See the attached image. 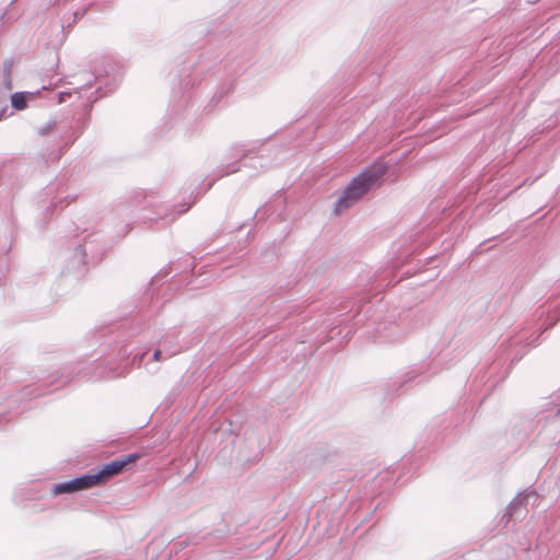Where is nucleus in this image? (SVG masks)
I'll return each mask as SVG.
<instances>
[{
  "label": "nucleus",
  "instance_id": "obj_10",
  "mask_svg": "<svg viewBox=\"0 0 560 560\" xmlns=\"http://www.w3.org/2000/svg\"><path fill=\"white\" fill-rule=\"evenodd\" d=\"M538 494L534 490H525L517 493L513 500L508 504L505 512L502 516L506 523L511 521L521 520L526 513V506L530 498L537 499Z\"/></svg>",
  "mask_w": 560,
  "mask_h": 560
},
{
  "label": "nucleus",
  "instance_id": "obj_27",
  "mask_svg": "<svg viewBox=\"0 0 560 560\" xmlns=\"http://www.w3.org/2000/svg\"><path fill=\"white\" fill-rule=\"evenodd\" d=\"M446 354L441 355L438 360H434V365H439L444 361Z\"/></svg>",
  "mask_w": 560,
  "mask_h": 560
},
{
  "label": "nucleus",
  "instance_id": "obj_28",
  "mask_svg": "<svg viewBox=\"0 0 560 560\" xmlns=\"http://www.w3.org/2000/svg\"><path fill=\"white\" fill-rule=\"evenodd\" d=\"M125 210H127V212L125 213V215H126V217H128V218H131V217H132L131 214H132L133 210H132V209H130L129 207H128V208H126Z\"/></svg>",
  "mask_w": 560,
  "mask_h": 560
},
{
  "label": "nucleus",
  "instance_id": "obj_6",
  "mask_svg": "<svg viewBox=\"0 0 560 560\" xmlns=\"http://www.w3.org/2000/svg\"><path fill=\"white\" fill-rule=\"evenodd\" d=\"M381 310L368 306L364 313L357 312L353 316V325L363 324L368 329L372 328V338L375 342L397 343L404 338L402 329L394 322L381 320Z\"/></svg>",
  "mask_w": 560,
  "mask_h": 560
},
{
  "label": "nucleus",
  "instance_id": "obj_3",
  "mask_svg": "<svg viewBox=\"0 0 560 560\" xmlns=\"http://www.w3.org/2000/svg\"><path fill=\"white\" fill-rule=\"evenodd\" d=\"M221 60V54L207 50L200 54L194 65L184 67L180 70L177 75V82H174L172 88L170 103L171 128L178 127L180 129H187L197 120L199 117L198 108L192 98L191 90L197 83L201 82L203 75L212 70L213 66Z\"/></svg>",
  "mask_w": 560,
  "mask_h": 560
},
{
  "label": "nucleus",
  "instance_id": "obj_21",
  "mask_svg": "<svg viewBox=\"0 0 560 560\" xmlns=\"http://www.w3.org/2000/svg\"><path fill=\"white\" fill-rule=\"evenodd\" d=\"M12 68H13V60L4 59L2 62L1 75H11Z\"/></svg>",
  "mask_w": 560,
  "mask_h": 560
},
{
  "label": "nucleus",
  "instance_id": "obj_34",
  "mask_svg": "<svg viewBox=\"0 0 560 560\" xmlns=\"http://www.w3.org/2000/svg\"><path fill=\"white\" fill-rule=\"evenodd\" d=\"M14 1H15V0H11V2H10V4H9V5H11L12 3H14Z\"/></svg>",
  "mask_w": 560,
  "mask_h": 560
},
{
  "label": "nucleus",
  "instance_id": "obj_19",
  "mask_svg": "<svg viewBox=\"0 0 560 560\" xmlns=\"http://www.w3.org/2000/svg\"><path fill=\"white\" fill-rule=\"evenodd\" d=\"M8 109V95L5 92L0 91V120L4 117Z\"/></svg>",
  "mask_w": 560,
  "mask_h": 560
},
{
  "label": "nucleus",
  "instance_id": "obj_17",
  "mask_svg": "<svg viewBox=\"0 0 560 560\" xmlns=\"http://www.w3.org/2000/svg\"><path fill=\"white\" fill-rule=\"evenodd\" d=\"M105 73L108 78V81H106V83H105L106 91L104 92V94H106L107 92L114 91L122 78V73L120 71L115 72L110 78H109L108 70H105Z\"/></svg>",
  "mask_w": 560,
  "mask_h": 560
},
{
  "label": "nucleus",
  "instance_id": "obj_16",
  "mask_svg": "<svg viewBox=\"0 0 560 560\" xmlns=\"http://www.w3.org/2000/svg\"><path fill=\"white\" fill-rule=\"evenodd\" d=\"M42 91H48L50 94L49 100L56 98L57 104L66 103L72 95L71 91H61V92L55 93L52 90H49L45 85H43Z\"/></svg>",
  "mask_w": 560,
  "mask_h": 560
},
{
  "label": "nucleus",
  "instance_id": "obj_8",
  "mask_svg": "<svg viewBox=\"0 0 560 560\" xmlns=\"http://www.w3.org/2000/svg\"><path fill=\"white\" fill-rule=\"evenodd\" d=\"M226 78L220 82L221 78H219L218 73L212 72L208 80V84L214 85L217 88L210 101L203 106L202 112L209 114L214 110V108L220 104L224 96L231 93L234 89L235 78L242 72V70L237 69H226Z\"/></svg>",
  "mask_w": 560,
  "mask_h": 560
},
{
  "label": "nucleus",
  "instance_id": "obj_12",
  "mask_svg": "<svg viewBox=\"0 0 560 560\" xmlns=\"http://www.w3.org/2000/svg\"><path fill=\"white\" fill-rule=\"evenodd\" d=\"M429 375H425L420 369H413L405 373V375L393 382L392 390H394L397 395L404 394L413 385L421 384L429 380Z\"/></svg>",
  "mask_w": 560,
  "mask_h": 560
},
{
  "label": "nucleus",
  "instance_id": "obj_4",
  "mask_svg": "<svg viewBox=\"0 0 560 560\" xmlns=\"http://www.w3.org/2000/svg\"><path fill=\"white\" fill-rule=\"evenodd\" d=\"M388 168V164L381 160H375L366 165L359 174L352 177L342 194L335 201V213L340 214L342 211L352 207L370 190L380 187L384 182Z\"/></svg>",
  "mask_w": 560,
  "mask_h": 560
},
{
  "label": "nucleus",
  "instance_id": "obj_30",
  "mask_svg": "<svg viewBox=\"0 0 560 560\" xmlns=\"http://www.w3.org/2000/svg\"><path fill=\"white\" fill-rule=\"evenodd\" d=\"M555 417L556 418H559L560 417V406L557 408L556 412H555Z\"/></svg>",
  "mask_w": 560,
  "mask_h": 560
},
{
  "label": "nucleus",
  "instance_id": "obj_14",
  "mask_svg": "<svg viewBox=\"0 0 560 560\" xmlns=\"http://www.w3.org/2000/svg\"><path fill=\"white\" fill-rule=\"evenodd\" d=\"M90 119H91L90 113H84L82 116H80L77 119L75 125L73 127H70L71 135L68 136V138L66 140V144L68 147L73 144L83 135L84 130L86 129V127L90 124Z\"/></svg>",
  "mask_w": 560,
  "mask_h": 560
},
{
  "label": "nucleus",
  "instance_id": "obj_20",
  "mask_svg": "<svg viewBox=\"0 0 560 560\" xmlns=\"http://www.w3.org/2000/svg\"><path fill=\"white\" fill-rule=\"evenodd\" d=\"M88 11V8H81V9H78L75 10L73 13H72V21L68 23V27H71V25L73 23H75L78 20L82 19L85 13Z\"/></svg>",
  "mask_w": 560,
  "mask_h": 560
},
{
  "label": "nucleus",
  "instance_id": "obj_33",
  "mask_svg": "<svg viewBox=\"0 0 560 560\" xmlns=\"http://www.w3.org/2000/svg\"><path fill=\"white\" fill-rule=\"evenodd\" d=\"M108 67L110 68V70H114V66L113 65H108Z\"/></svg>",
  "mask_w": 560,
  "mask_h": 560
},
{
  "label": "nucleus",
  "instance_id": "obj_25",
  "mask_svg": "<svg viewBox=\"0 0 560 560\" xmlns=\"http://www.w3.org/2000/svg\"><path fill=\"white\" fill-rule=\"evenodd\" d=\"M246 441L249 442L250 444L257 442V436L254 431L246 433Z\"/></svg>",
  "mask_w": 560,
  "mask_h": 560
},
{
  "label": "nucleus",
  "instance_id": "obj_26",
  "mask_svg": "<svg viewBox=\"0 0 560 560\" xmlns=\"http://www.w3.org/2000/svg\"><path fill=\"white\" fill-rule=\"evenodd\" d=\"M2 421H9L7 415H0V431L4 429V425L2 424Z\"/></svg>",
  "mask_w": 560,
  "mask_h": 560
},
{
  "label": "nucleus",
  "instance_id": "obj_5",
  "mask_svg": "<svg viewBox=\"0 0 560 560\" xmlns=\"http://www.w3.org/2000/svg\"><path fill=\"white\" fill-rule=\"evenodd\" d=\"M69 248L72 249V253L61 277L77 282L85 273V267L101 258L103 247L98 242V233L88 232L84 229L74 235Z\"/></svg>",
  "mask_w": 560,
  "mask_h": 560
},
{
  "label": "nucleus",
  "instance_id": "obj_2",
  "mask_svg": "<svg viewBox=\"0 0 560 560\" xmlns=\"http://www.w3.org/2000/svg\"><path fill=\"white\" fill-rule=\"evenodd\" d=\"M258 150L259 147L256 143H236L233 144L226 155V163L219 165L212 173L213 177L206 183V178L201 180L199 187L196 188L195 199L189 203L174 205L168 207L164 203H156L148 201L147 196H143L141 201H138L136 207L141 211V214L138 215V219L142 222H159L160 220L164 222H172L178 215L187 212L191 205L200 198L205 192L210 190L214 183L224 176L234 174L242 170V167H249L257 170V167H264V165L258 162Z\"/></svg>",
  "mask_w": 560,
  "mask_h": 560
},
{
  "label": "nucleus",
  "instance_id": "obj_7",
  "mask_svg": "<svg viewBox=\"0 0 560 560\" xmlns=\"http://www.w3.org/2000/svg\"><path fill=\"white\" fill-rule=\"evenodd\" d=\"M142 456L143 453L141 452L129 453L95 468L100 483L103 485L115 476L130 470Z\"/></svg>",
  "mask_w": 560,
  "mask_h": 560
},
{
  "label": "nucleus",
  "instance_id": "obj_22",
  "mask_svg": "<svg viewBox=\"0 0 560 560\" xmlns=\"http://www.w3.org/2000/svg\"><path fill=\"white\" fill-rule=\"evenodd\" d=\"M2 92L11 91L13 88L11 75H1Z\"/></svg>",
  "mask_w": 560,
  "mask_h": 560
},
{
  "label": "nucleus",
  "instance_id": "obj_23",
  "mask_svg": "<svg viewBox=\"0 0 560 560\" xmlns=\"http://www.w3.org/2000/svg\"><path fill=\"white\" fill-rule=\"evenodd\" d=\"M56 126V121H48L46 125H44L43 127H40L38 129V133L40 136H46L48 135Z\"/></svg>",
  "mask_w": 560,
  "mask_h": 560
},
{
  "label": "nucleus",
  "instance_id": "obj_9",
  "mask_svg": "<svg viewBox=\"0 0 560 560\" xmlns=\"http://www.w3.org/2000/svg\"><path fill=\"white\" fill-rule=\"evenodd\" d=\"M100 485L95 468H91L86 472L72 479L54 483L50 491L54 497H57L60 494H71L82 490H88Z\"/></svg>",
  "mask_w": 560,
  "mask_h": 560
},
{
  "label": "nucleus",
  "instance_id": "obj_1",
  "mask_svg": "<svg viewBox=\"0 0 560 560\" xmlns=\"http://www.w3.org/2000/svg\"><path fill=\"white\" fill-rule=\"evenodd\" d=\"M150 300L149 292L144 293L143 304ZM151 313L144 311V305L137 306L130 316L120 318L119 320L102 325L93 332L95 343L105 347L102 353H107L112 361L107 362L106 377L119 378L125 377L132 368H140L143 364L149 350L154 347L150 360L145 363V369L154 373L158 368L150 369L151 362H160L170 359L180 352L179 332L171 331L154 340L149 348L132 351L125 343L128 338L135 337L149 328Z\"/></svg>",
  "mask_w": 560,
  "mask_h": 560
},
{
  "label": "nucleus",
  "instance_id": "obj_15",
  "mask_svg": "<svg viewBox=\"0 0 560 560\" xmlns=\"http://www.w3.org/2000/svg\"><path fill=\"white\" fill-rule=\"evenodd\" d=\"M560 320V308L556 310L552 314L550 322L540 330V332L527 342L529 347H536L539 343V337L544 334L545 330L552 328Z\"/></svg>",
  "mask_w": 560,
  "mask_h": 560
},
{
  "label": "nucleus",
  "instance_id": "obj_11",
  "mask_svg": "<svg viewBox=\"0 0 560 560\" xmlns=\"http://www.w3.org/2000/svg\"><path fill=\"white\" fill-rule=\"evenodd\" d=\"M66 185V182L63 178H57L55 182L50 183L46 187L45 195L51 196L49 205L46 206V210L50 211L52 208H57L59 205L66 202V206L70 205L72 200H74V196L70 194H65L67 190L63 189V186Z\"/></svg>",
  "mask_w": 560,
  "mask_h": 560
},
{
  "label": "nucleus",
  "instance_id": "obj_31",
  "mask_svg": "<svg viewBox=\"0 0 560 560\" xmlns=\"http://www.w3.org/2000/svg\"><path fill=\"white\" fill-rule=\"evenodd\" d=\"M158 279H159L158 276L153 277L152 280H151V284L153 285L158 281Z\"/></svg>",
  "mask_w": 560,
  "mask_h": 560
},
{
  "label": "nucleus",
  "instance_id": "obj_32",
  "mask_svg": "<svg viewBox=\"0 0 560 560\" xmlns=\"http://www.w3.org/2000/svg\"><path fill=\"white\" fill-rule=\"evenodd\" d=\"M258 212H259V210H256V211H255V213L253 214V218H252V219H255V218H257V215H258Z\"/></svg>",
  "mask_w": 560,
  "mask_h": 560
},
{
  "label": "nucleus",
  "instance_id": "obj_24",
  "mask_svg": "<svg viewBox=\"0 0 560 560\" xmlns=\"http://www.w3.org/2000/svg\"><path fill=\"white\" fill-rule=\"evenodd\" d=\"M131 230H132V222H129V221H128V222H126V223L124 224L122 230H119V231L117 232V234H118L119 236H121V237H122V236L127 235V233H129Z\"/></svg>",
  "mask_w": 560,
  "mask_h": 560
},
{
  "label": "nucleus",
  "instance_id": "obj_13",
  "mask_svg": "<svg viewBox=\"0 0 560 560\" xmlns=\"http://www.w3.org/2000/svg\"><path fill=\"white\" fill-rule=\"evenodd\" d=\"M40 94V91L35 92H28V91H22V92H15L10 95L11 101V107L14 110H23L28 106V103L34 101L37 95Z\"/></svg>",
  "mask_w": 560,
  "mask_h": 560
},
{
  "label": "nucleus",
  "instance_id": "obj_18",
  "mask_svg": "<svg viewBox=\"0 0 560 560\" xmlns=\"http://www.w3.org/2000/svg\"><path fill=\"white\" fill-rule=\"evenodd\" d=\"M264 446L258 443L257 447L254 450L253 454L250 455H242L240 453L238 460L245 462V463H255L258 459L259 454L261 453Z\"/></svg>",
  "mask_w": 560,
  "mask_h": 560
},
{
  "label": "nucleus",
  "instance_id": "obj_29",
  "mask_svg": "<svg viewBox=\"0 0 560 560\" xmlns=\"http://www.w3.org/2000/svg\"><path fill=\"white\" fill-rule=\"evenodd\" d=\"M5 14L7 12H3L1 15H0V24H3L4 21H5Z\"/></svg>",
  "mask_w": 560,
  "mask_h": 560
}]
</instances>
